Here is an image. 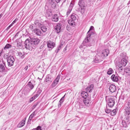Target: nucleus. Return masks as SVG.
I'll return each instance as SVG.
<instances>
[{
	"instance_id": "nucleus-63",
	"label": "nucleus",
	"mask_w": 130,
	"mask_h": 130,
	"mask_svg": "<svg viewBox=\"0 0 130 130\" xmlns=\"http://www.w3.org/2000/svg\"><path fill=\"white\" fill-rule=\"evenodd\" d=\"M67 130H70V129H68Z\"/></svg>"
},
{
	"instance_id": "nucleus-31",
	"label": "nucleus",
	"mask_w": 130,
	"mask_h": 130,
	"mask_svg": "<svg viewBox=\"0 0 130 130\" xmlns=\"http://www.w3.org/2000/svg\"><path fill=\"white\" fill-rule=\"evenodd\" d=\"M35 111L31 115H30L28 120H31L32 118L35 116Z\"/></svg>"
},
{
	"instance_id": "nucleus-3",
	"label": "nucleus",
	"mask_w": 130,
	"mask_h": 130,
	"mask_svg": "<svg viewBox=\"0 0 130 130\" xmlns=\"http://www.w3.org/2000/svg\"><path fill=\"white\" fill-rule=\"evenodd\" d=\"M25 48L29 50L31 49L33 47L32 45L30 40L27 39L25 42Z\"/></svg>"
},
{
	"instance_id": "nucleus-25",
	"label": "nucleus",
	"mask_w": 130,
	"mask_h": 130,
	"mask_svg": "<svg viewBox=\"0 0 130 130\" xmlns=\"http://www.w3.org/2000/svg\"><path fill=\"white\" fill-rule=\"evenodd\" d=\"M124 110L126 113L128 115H130V108L127 107H125Z\"/></svg>"
},
{
	"instance_id": "nucleus-28",
	"label": "nucleus",
	"mask_w": 130,
	"mask_h": 130,
	"mask_svg": "<svg viewBox=\"0 0 130 130\" xmlns=\"http://www.w3.org/2000/svg\"><path fill=\"white\" fill-rule=\"evenodd\" d=\"M34 24L37 26H38L39 27V26L41 24V23H40L39 21L38 20H35L34 22Z\"/></svg>"
},
{
	"instance_id": "nucleus-12",
	"label": "nucleus",
	"mask_w": 130,
	"mask_h": 130,
	"mask_svg": "<svg viewBox=\"0 0 130 130\" xmlns=\"http://www.w3.org/2000/svg\"><path fill=\"white\" fill-rule=\"evenodd\" d=\"M91 100L89 98H88L84 99L83 100V102L85 105L87 106H88L90 105Z\"/></svg>"
},
{
	"instance_id": "nucleus-6",
	"label": "nucleus",
	"mask_w": 130,
	"mask_h": 130,
	"mask_svg": "<svg viewBox=\"0 0 130 130\" xmlns=\"http://www.w3.org/2000/svg\"><path fill=\"white\" fill-rule=\"evenodd\" d=\"M109 51L108 49H106L102 51V53H101L100 55L101 57L103 58L107 56L109 53Z\"/></svg>"
},
{
	"instance_id": "nucleus-41",
	"label": "nucleus",
	"mask_w": 130,
	"mask_h": 130,
	"mask_svg": "<svg viewBox=\"0 0 130 130\" xmlns=\"http://www.w3.org/2000/svg\"><path fill=\"white\" fill-rule=\"evenodd\" d=\"M55 27L56 28H59L61 27V24L60 23H58L57 25Z\"/></svg>"
},
{
	"instance_id": "nucleus-8",
	"label": "nucleus",
	"mask_w": 130,
	"mask_h": 130,
	"mask_svg": "<svg viewBox=\"0 0 130 130\" xmlns=\"http://www.w3.org/2000/svg\"><path fill=\"white\" fill-rule=\"evenodd\" d=\"M60 77V75H58L56 78L54 80L52 83V87H54L57 85L59 82Z\"/></svg>"
},
{
	"instance_id": "nucleus-46",
	"label": "nucleus",
	"mask_w": 130,
	"mask_h": 130,
	"mask_svg": "<svg viewBox=\"0 0 130 130\" xmlns=\"http://www.w3.org/2000/svg\"><path fill=\"white\" fill-rule=\"evenodd\" d=\"M18 19H15L12 23L11 24L13 25L15 23L16 21H17Z\"/></svg>"
},
{
	"instance_id": "nucleus-34",
	"label": "nucleus",
	"mask_w": 130,
	"mask_h": 130,
	"mask_svg": "<svg viewBox=\"0 0 130 130\" xmlns=\"http://www.w3.org/2000/svg\"><path fill=\"white\" fill-rule=\"evenodd\" d=\"M124 120L126 122V123L129 124L130 123V118L128 116L127 118H125Z\"/></svg>"
},
{
	"instance_id": "nucleus-29",
	"label": "nucleus",
	"mask_w": 130,
	"mask_h": 130,
	"mask_svg": "<svg viewBox=\"0 0 130 130\" xmlns=\"http://www.w3.org/2000/svg\"><path fill=\"white\" fill-rule=\"evenodd\" d=\"M117 112V109H115L113 110L111 112H110V115L112 116H113L115 115L116 113Z\"/></svg>"
},
{
	"instance_id": "nucleus-26",
	"label": "nucleus",
	"mask_w": 130,
	"mask_h": 130,
	"mask_svg": "<svg viewBox=\"0 0 130 130\" xmlns=\"http://www.w3.org/2000/svg\"><path fill=\"white\" fill-rule=\"evenodd\" d=\"M68 23L70 25L73 26H74L75 25V23L74 21L73 20H68Z\"/></svg>"
},
{
	"instance_id": "nucleus-17",
	"label": "nucleus",
	"mask_w": 130,
	"mask_h": 130,
	"mask_svg": "<svg viewBox=\"0 0 130 130\" xmlns=\"http://www.w3.org/2000/svg\"><path fill=\"white\" fill-rule=\"evenodd\" d=\"M78 4L82 9L85 7V3L84 0H79Z\"/></svg>"
},
{
	"instance_id": "nucleus-52",
	"label": "nucleus",
	"mask_w": 130,
	"mask_h": 130,
	"mask_svg": "<svg viewBox=\"0 0 130 130\" xmlns=\"http://www.w3.org/2000/svg\"><path fill=\"white\" fill-rule=\"evenodd\" d=\"M55 2H56L57 3H58L59 2L60 0H55Z\"/></svg>"
},
{
	"instance_id": "nucleus-44",
	"label": "nucleus",
	"mask_w": 130,
	"mask_h": 130,
	"mask_svg": "<svg viewBox=\"0 0 130 130\" xmlns=\"http://www.w3.org/2000/svg\"><path fill=\"white\" fill-rule=\"evenodd\" d=\"M17 45L19 46H21V43L19 41L17 42Z\"/></svg>"
},
{
	"instance_id": "nucleus-59",
	"label": "nucleus",
	"mask_w": 130,
	"mask_h": 130,
	"mask_svg": "<svg viewBox=\"0 0 130 130\" xmlns=\"http://www.w3.org/2000/svg\"><path fill=\"white\" fill-rule=\"evenodd\" d=\"M30 28L31 29H32L33 28V26L31 25H30Z\"/></svg>"
},
{
	"instance_id": "nucleus-10",
	"label": "nucleus",
	"mask_w": 130,
	"mask_h": 130,
	"mask_svg": "<svg viewBox=\"0 0 130 130\" xmlns=\"http://www.w3.org/2000/svg\"><path fill=\"white\" fill-rule=\"evenodd\" d=\"M116 89V87L113 84L111 85L109 87V90L112 93L115 92Z\"/></svg>"
},
{
	"instance_id": "nucleus-37",
	"label": "nucleus",
	"mask_w": 130,
	"mask_h": 130,
	"mask_svg": "<svg viewBox=\"0 0 130 130\" xmlns=\"http://www.w3.org/2000/svg\"><path fill=\"white\" fill-rule=\"evenodd\" d=\"M49 3L51 5H53L54 4L55 5L56 4V3L55 1V0H49Z\"/></svg>"
},
{
	"instance_id": "nucleus-20",
	"label": "nucleus",
	"mask_w": 130,
	"mask_h": 130,
	"mask_svg": "<svg viewBox=\"0 0 130 130\" xmlns=\"http://www.w3.org/2000/svg\"><path fill=\"white\" fill-rule=\"evenodd\" d=\"M81 96L83 98H84V99L88 98L87 96H88V94L87 92L84 91H83L81 92Z\"/></svg>"
},
{
	"instance_id": "nucleus-60",
	"label": "nucleus",
	"mask_w": 130,
	"mask_h": 130,
	"mask_svg": "<svg viewBox=\"0 0 130 130\" xmlns=\"http://www.w3.org/2000/svg\"><path fill=\"white\" fill-rule=\"evenodd\" d=\"M32 97L34 98V100H35L37 98L35 95L33 96H32Z\"/></svg>"
},
{
	"instance_id": "nucleus-48",
	"label": "nucleus",
	"mask_w": 130,
	"mask_h": 130,
	"mask_svg": "<svg viewBox=\"0 0 130 130\" xmlns=\"http://www.w3.org/2000/svg\"><path fill=\"white\" fill-rule=\"evenodd\" d=\"M83 107V105L82 104L80 103L79 105V107L80 109L82 108Z\"/></svg>"
},
{
	"instance_id": "nucleus-56",
	"label": "nucleus",
	"mask_w": 130,
	"mask_h": 130,
	"mask_svg": "<svg viewBox=\"0 0 130 130\" xmlns=\"http://www.w3.org/2000/svg\"><path fill=\"white\" fill-rule=\"evenodd\" d=\"M37 104H35L34 105H33V107L34 108H35V107H36L37 106Z\"/></svg>"
},
{
	"instance_id": "nucleus-32",
	"label": "nucleus",
	"mask_w": 130,
	"mask_h": 130,
	"mask_svg": "<svg viewBox=\"0 0 130 130\" xmlns=\"http://www.w3.org/2000/svg\"><path fill=\"white\" fill-rule=\"evenodd\" d=\"M55 29L56 30V31L57 33H58L60 32L61 30V27L58 28L55 27Z\"/></svg>"
},
{
	"instance_id": "nucleus-38",
	"label": "nucleus",
	"mask_w": 130,
	"mask_h": 130,
	"mask_svg": "<svg viewBox=\"0 0 130 130\" xmlns=\"http://www.w3.org/2000/svg\"><path fill=\"white\" fill-rule=\"evenodd\" d=\"M121 56L123 58H125L126 57V54L125 53H123L121 54Z\"/></svg>"
},
{
	"instance_id": "nucleus-13",
	"label": "nucleus",
	"mask_w": 130,
	"mask_h": 130,
	"mask_svg": "<svg viewBox=\"0 0 130 130\" xmlns=\"http://www.w3.org/2000/svg\"><path fill=\"white\" fill-rule=\"evenodd\" d=\"M55 45V43L51 41H48L47 42V46L48 48L52 49L53 48Z\"/></svg>"
},
{
	"instance_id": "nucleus-27",
	"label": "nucleus",
	"mask_w": 130,
	"mask_h": 130,
	"mask_svg": "<svg viewBox=\"0 0 130 130\" xmlns=\"http://www.w3.org/2000/svg\"><path fill=\"white\" fill-rule=\"evenodd\" d=\"M28 87L31 89H32L34 87V85L30 82L28 83Z\"/></svg>"
},
{
	"instance_id": "nucleus-23",
	"label": "nucleus",
	"mask_w": 130,
	"mask_h": 130,
	"mask_svg": "<svg viewBox=\"0 0 130 130\" xmlns=\"http://www.w3.org/2000/svg\"><path fill=\"white\" fill-rule=\"evenodd\" d=\"M73 6V4H72V3H71L70 4V5L69 7V8L68 9V11L67 12V15H69L70 13L71 12L72 9V7Z\"/></svg>"
},
{
	"instance_id": "nucleus-9",
	"label": "nucleus",
	"mask_w": 130,
	"mask_h": 130,
	"mask_svg": "<svg viewBox=\"0 0 130 130\" xmlns=\"http://www.w3.org/2000/svg\"><path fill=\"white\" fill-rule=\"evenodd\" d=\"M30 40L32 45H36L39 42V40L37 38H33L31 39Z\"/></svg>"
},
{
	"instance_id": "nucleus-39",
	"label": "nucleus",
	"mask_w": 130,
	"mask_h": 130,
	"mask_svg": "<svg viewBox=\"0 0 130 130\" xmlns=\"http://www.w3.org/2000/svg\"><path fill=\"white\" fill-rule=\"evenodd\" d=\"M111 110L107 108L105 109V111L107 113H109L111 112Z\"/></svg>"
},
{
	"instance_id": "nucleus-35",
	"label": "nucleus",
	"mask_w": 130,
	"mask_h": 130,
	"mask_svg": "<svg viewBox=\"0 0 130 130\" xmlns=\"http://www.w3.org/2000/svg\"><path fill=\"white\" fill-rule=\"evenodd\" d=\"M71 20L73 21L76 20V19L75 15L74 14H72L71 15Z\"/></svg>"
},
{
	"instance_id": "nucleus-51",
	"label": "nucleus",
	"mask_w": 130,
	"mask_h": 130,
	"mask_svg": "<svg viewBox=\"0 0 130 130\" xmlns=\"http://www.w3.org/2000/svg\"><path fill=\"white\" fill-rule=\"evenodd\" d=\"M28 68V66H26L24 68V69H25V70L26 71L27 69Z\"/></svg>"
},
{
	"instance_id": "nucleus-54",
	"label": "nucleus",
	"mask_w": 130,
	"mask_h": 130,
	"mask_svg": "<svg viewBox=\"0 0 130 130\" xmlns=\"http://www.w3.org/2000/svg\"><path fill=\"white\" fill-rule=\"evenodd\" d=\"M59 50H58V49L57 48V49L55 50V52L57 53L58 52Z\"/></svg>"
},
{
	"instance_id": "nucleus-45",
	"label": "nucleus",
	"mask_w": 130,
	"mask_h": 130,
	"mask_svg": "<svg viewBox=\"0 0 130 130\" xmlns=\"http://www.w3.org/2000/svg\"><path fill=\"white\" fill-rule=\"evenodd\" d=\"M12 26V25L11 24L6 29V30H8L9 29H10V27Z\"/></svg>"
},
{
	"instance_id": "nucleus-57",
	"label": "nucleus",
	"mask_w": 130,
	"mask_h": 130,
	"mask_svg": "<svg viewBox=\"0 0 130 130\" xmlns=\"http://www.w3.org/2000/svg\"><path fill=\"white\" fill-rule=\"evenodd\" d=\"M67 50V46H66L64 49L63 50V51L65 53H66V50Z\"/></svg>"
},
{
	"instance_id": "nucleus-16",
	"label": "nucleus",
	"mask_w": 130,
	"mask_h": 130,
	"mask_svg": "<svg viewBox=\"0 0 130 130\" xmlns=\"http://www.w3.org/2000/svg\"><path fill=\"white\" fill-rule=\"evenodd\" d=\"M33 31L35 34L38 36H40L42 33L40 29L37 28L34 29Z\"/></svg>"
},
{
	"instance_id": "nucleus-2",
	"label": "nucleus",
	"mask_w": 130,
	"mask_h": 130,
	"mask_svg": "<svg viewBox=\"0 0 130 130\" xmlns=\"http://www.w3.org/2000/svg\"><path fill=\"white\" fill-rule=\"evenodd\" d=\"M115 98L113 97H107L106 98V101L108 106L111 107L113 106L115 103Z\"/></svg>"
},
{
	"instance_id": "nucleus-24",
	"label": "nucleus",
	"mask_w": 130,
	"mask_h": 130,
	"mask_svg": "<svg viewBox=\"0 0 130 130\" xmlns=\"http://www.w3.org/2000/svg\"><path fill=\"white\" fill-rule=\"evenodd\" d=\"M25 120L24 119L18 125V127H21L24 126L25 124Z\"/></svg>"
},
{
	"instance_id": "nucleus-42",
	"label": "nucleus",
	"mask_w": 130,
	"mask_h": 130,
	"mask_svg": "<svg viewBox=\"0 0 130 130\" xmlns=\"http://www.w3.org/2000/svg\"><path fill=\"white\" fill-rule=\"evenodd\" d=\"M127 107L130 108V100H128L127 103Z\"/></svg>"
},
{
	"instance_id": "nucleus-62",
	"label": "nucleus",
	"mask_w": 130,
	"mask_h": 130,
	"mask_svg": "<svg viewBox=\"0 0 130 130\" xmlns=\"http://www.w3.org/2000/svg\"><path fill=\"white\" fill-rule=\"evenodd\" d=\"M2 16V14H0V18H1V17Z\"/></svg>"
},
{
	"instance_id": "nucleus-50",
	"label": "nucleus",
	"mask_w": 130,
	"mask_h": 130,
	"mask_svg": "<svg viewBox=\"0 0 130 130\" xmlns=\"http://www.w3.org/2000/svg\"><path fill=\"white\" fill-rule=\"evenodd\" d=\"M41 127L40 126H38L37 127V130H41Z\"/></svg>"
},
{
	"instance_id": "nucleus-64",
	"label": "nucleus",
	"mask_w": 130,
	"mask_h": 130,
	"mask_svg": "<svg viewBox=\"0 0 130 130\" xmlns=\"http://www.w3.org/2000/svg\"><path fill=\"white\" fill-rule=\"evenodd\" d=\"M112 130H114V129H112Z\"/></svg>"
},
{
	"instance_id": "nucleus-7",
	"label": "nucleus",
	"mask_w": 130,
	"mask_h": 130,
	"mask_svg": "<svg viewBox=\"0 0 130 130\" xmlns=\"http://www.w3.org/2000/svg\"><path fill=\"white\" fill-rule=\"evenodd\" d=\"M53 80V78L50 74L47 75L45 78V81L48 84H50Z\"/></svg>"
},
{
	"instance_id": "nucleus-18",
	"label": "nucleus",
	"mask_w": 130,
	"mask_h": 130,
	"mask_svg": "<svg viewBox=\"0 0 130 130\" xmlns=\"http://www.w3.org/2000/svg\"><path fill=\"white\" fill-rule=\"evenodd\" d=\"M39 26V27L40 28L43 32H45L46 31L47 28L46 26L43 24H42Z\"/></svg>"
},
{
	"instance_id": "nucleus-61",
	"label": "nucleus",
	"mask_w": 130,
	"mask_h": 130,
	"mask_svg": "<svg viewBox=\"0 0 130 130\" xmlns=\"http://www.w3.org/2000/svg\"><path fill=\"white\" fill-rule=\"evenodd\" d=\"M35 95L36 96V97L37 98L38 97L39 95H38V94H35Z\"/></svg>"
},
{
	"instance_id": "nucleus-4",
	"label": "nucleus",
	"mask_w": 130,
	"mask_h": 130,
	"mask_svg": "<svg viewBox=\"0 0 130 130\" xmlns=\"http://www.w3.org/2000/svg\"><path fill=\"white\" fill-rule=\"evenodd\" d=\"M7 63L9 67H11L14 64V59L13 56H10L7 58Z\"/></svg>"
},
{
	"instance_id": "nucleus-5",
	"label": "nucleus",
	"mask_w": 130,
	"mask_h": 130,
	"mask_svg": "<svg viewBox=\"0 0 130 130\" xmlns=\"http://www.w3.org/2000/svg\"><path fill=\"white\" fill-rule=\"evenodd\" d=\"M128 61L126 59L124 58H123L118 64L119 67L120 68L124 67Z\"/></svg>"
},
{
	"instance_id": "nucleus-49",
	"label": "nucleus",
	"mask_w": 130,
	"mask_h": 130,
	"mask_svg": "<svg viewBox=\"0 0 130 130\" xmlns=\"http://www.w3.org/2000/svg\"><path fill=\"white\" fill-rule=\"evenodd\" d=\"M41 92V91L40 90H39L38 91L37 93V94H38V95H39V94H40Z\"/></svg>"
},
{
	"instance_id": "nucleus-53",
	"label": "nucleus",
	"mask_w": 130,
	"mask_h": 130,
	"mask_svg": "<svg viewBox=\"0 0 130 130\" xmlns=\"http://www.w3.org/2000/svg\"><path fill=\"white\" fill-rule=\"evenodd\" d=\"M62 104V103H59H59L58 104V106L59 107H60L61 106V104Z\"/></svg>"
},
{
	"instance_id": "nucleus-47",
	"label": "nucleus",
	"mask_w": 130,
	"mask_h": 130,
	"mask_svg": "<svg viewBox=\"0 0 130 130\" xmlns=\"http://www.w3.org/2000/svg\"><path fill=\"white\" fill-rule=\"evenodd\" d=\"M62 44H61V45H60L59 46V47H57V48L58 49V50H60L61 49V47H62Z\"/></svg>"
},
{
	"instance_id": "nucleus-22",
	"label": "nucleus",
	"mask_w": 130,
	"mask_h": 130,
	"mask_svg": "<svg viewBox=\"0 0 130 130\" xmlns=\"http://www.w3.org/2000/svg\"><path fill=\"white\" fill-rule=\"evenodd\" d=\"M111 78L114 82H117L118 80V78L117 76H116L114 74H113L111 76Z\"/></svg>"
},
{
	"instance_id": "nucleus-43",
	"label": "nucleus",
	"mask_w": 130,
	"mask_h": 130,
	"mask_svg": "<svg viewBox=\"0 0 130 130\" xmlns=\"http://www.w3.org/2000/svg\"><path fill=\"white\" fill-rule=\"evenodd\" d=\"M34 100V98L32 97L29 100V102L30 103L33 101Z\"/></svg>"
},
{
	"instance_id": "nucleus-1",
	"label": "nucleus",
	"mask_w": 130,
	"mask_h": 130,
	"mask_svg": "<svg viewBox=\"0 0 130 130\" xmlns=\"http://www.w3.org/2000/svg\"><path fill=\"white\" fill-rule=\"evenodd\" d=\"M93 28L94 27L93 26H91L90 27L89 30L88 31L87 34V39L85 40V42L87 43V44L89 46H90L93 45L92 43H90L89 40L91 36L93 34V33L92 31H90L92 30Z\"/></svg>"
},
{
	"instance_id": "nucleus-19",
	"label": "nucleus",
	"mask_w": 130,
	"mask_h": 130,
	"mask_svg": "<svg viewBox=\"0 0 130 130\" xmlns=\"http://www.w3.org/2000/svg\"><path fill=\"white\" fill-rule=\"evenodd\" d=\"M93 87V85H91L87 87L85 89L86 91L87 92H91L92 91V90Z\"/></svg>"
},
{
	"instance_id": "nucleus-40",
	"label": "nucleus",
	"mask_w": 130,
	"mask_h": 130,
	"mask_svg": "<svg viewBox=\"0 0 130 130\" xmlns=\"http://www.w3.org/2000/svg\"><path fill=\"white\" fill-rule=\"evenodd\" d=\"M65 95H64V96L62 97L60 99V100L59 101V103H62L63 102V101H64V96Z\"/></svg>"
},
{
	"instance_id": "nucleus-55",
	"label": "nucleus",
	"mask_w": 130,
	"mask_h": 130,
	"mask_svg": "<svg viewBox=\"0 0 130 130\" xmlns=\"http://www.w3.org/2000/svg\"><path fill=\"white\" fill-rule=\"evenodd\" d=\"M59 50H58V49L57 48V49L55 50V52L57 53L58 52Z\"/></svg>"
},
{
	"instance_id": "nucleus-36",
	"label": "nucleus",
	"mask_w": 130,
	"mask_h": 130,
	"mask_svg": "<svg viewBox=\"0 0 130 130\" xmlns=\"http://www.w3.org/2000/svg\"><path fill=\"white\" fill-rule=\"evenodd\" d=\"M112 69L111 68H110L107 72V74L108 75H110L112 73Z\"/></svg>"
},
{
	"instance_id": "nucleus-14",
	"label": "nucleus",
	"mask_w": 130,
	"mask_h": 130,
	"mask_svg": "<svg viewBox=\"0 0 130 130\" xmlns=\"http://www.w3.org/2000/svg\"><path fill=\"white\" fill-rule=\"evenodd\" d=\"M101 53H98L95 56L94 61L95 62L98 63L101 61L100 58L101 57Z\"/></svg>"
},
{
	"instance_id": "nucleus-21",
	"label": "nucleus",
	"mask_w": 130,
	"mask_h": 130,
	"mask_svg": "<svg viewBox=\"0 0 130 130\" xmlns=\"http://www.w3.org/2000/svg\"><path fill=\"white\" fill-rule=\"evenodd\" d=\"M5 63H4L3 64H0V72H3L5 71Z\"/></svg>"
},
{
	"instance_id": "nucleus-11",
	"label": "nucleus",
	"mask_w": 130,
	"mask_h": 130,
	"mask_svg": "<svg viewBox=\"0 0 130 130\" xmlns=\"http://www.w3.org/2000/svg\"><path fill=\"white\" fill-rule=\"evenodd\" d=\"M124 74L126 76H130V68H125Z\"/></svg>"
},
{
	"instance_id": "nucleus-15",
	"label": "nucleus",
	"mask_w": 130,
	"mask_h": 130,
	"mask_svg": "<svg viewBox=\"0 0 130 130\" xmlns=\"http://www.w3.org/2000/svg\"><path fill=\"white\" fill-rule=\"evenodd\" d=\"M59 17L57 14H55L53 15L52 18V20L53 21L57 22L58 21Z\"/></svg>"
},
{
	"instance_id": "nucleus-58",
	"label": "nucleus",
	"mask_w": 130,
	"mask_h": 130,
	"mask_svg": "<svg viewBox=\"0 0 130 130\" xmlns=\"http://www.w3.org/2000/svg\"><path fill=\"white\" fill-rule=\"evenodd\" d=\"M19 55L21 57H22V56L23 55L22 54V53L20 52L19 53Z\"/></svg>"
},
{
	"instance_id": "nucleus-30",
	"label": "nucleus",
	"mask_w": 130,
	"mask_h": 130,
	"mask_svg": "<svg viewBox=\"0 0 130 130\" xmlns=\"http://www.w3.org/2000/svg\"><path fill=\"white\" fill-rule=\"evenodd\" d=\"M12 47V45H11L9 44H7L5 46L4 48V50H6L7 49H8Z\"/></svg>"
},
{
	"instance_id": "nucleus-33",
	"label": "nucleus",
	"mask_w": 130,
	"mask_h": 130,
	"mask_svg": "<svg viewBox=\"0 0 130 130\" xmlns=\"http://www.w3.org/2000/svg\"><path fill=\"white\" fill-rule=\"evenodd\" d=\"M122 124L123 126V127H126L127 126V124H128V123H126V122L124 120L122 121Z\"/></svg>"
}]
</instances>
